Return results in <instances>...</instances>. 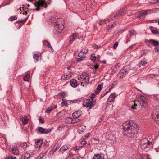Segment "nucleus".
I'll list each match as a JSON object with an SVG mask.
<instances>
[{
    "instance_id": "45",
    "label": "nucleus",
    "mask_w": 159,
    "mask_h": 159,
    "mask_svg": "<svg viewBox=\"0 0 159 159\" xmlns=\"http://www.w3.org/2000/svg\"><path fill=\"white\" fill-rule=\"evenodd\" d=\"M21 147L23 148H25L27 147V144L26 143L24 142L21 145Z\"/></svg>"
},
{
    "instance_id": "18",
    "label": "nucleus",
    "mask_w": 159,
    "mask_h": 159,
    "mask_svg": "<svg viewBox=\"0 0 159 159\" xmlns=\"http://www.w3.org/2000/svg\"><path fill=\"white\" fill-rule=\"evenodd\" d=\"M70 148V146L68 145H64L62 146L59 150V152H62L63 153V151H65L68 149Z\"/></svg>"
},
{
    "instance_id": "53",
    "label": "nucleus",
    "mask_w": 159,
    "mask_h": 159,
    "mask_svg": "<svg viewBox=\"0 0 159 159\" xmlns=\"http://www.w3.org/2000/svg\"><path fill=\"white\" fill-rule=\"evenodd\" d=\"M45 154V153H42L40 154L39 156L38 157V158L39 157V159H41L44 156V155Z\"/></svg>"
},
{
    "instance_id": "25",
    "label": "nucleus",
    "mask_w": 159,
    "mask_h": 159,
    "mask_svg": "<svg viewBox=\"0 0 159 159\" xmlns=\"http://www.w3.org/2000/svg\"><path fill=\"white\" fill-rule=\"evenodd\" d=\"M51 130L49 129L44 128L42 134H48L50 133Z\"/></svg>"
},
{
    "instance_id": "14",
    "label": "nucleus",
    "mask_w": 159,
    "mask_h": 159,
    "mask_svg": "<svg viewBox=\"0 0 159 159\" xmlns=\"http://www.w3.org/2000/svg\"><path fill=\"white\" fill-rule=\"evenodd\" d=\"M123 70L125 71V74H127L128 73L131 74L130 70V68L129 66H127L124 67L123 68Z\"/></svg>"
},
{
    "instance_id": "29",
    "label": "nucleus",
    "mask_w": 159,
    "mask_h": 159,
    "mask_svg": "<svg viewBox=\"0 0 159 159\" xmlns=\"http://www.w3.org/2000/svg\"><path fill=\"white\" fill-rule=\"evenodd\" d=\"M30 77V75L28 73H27L24 77V80L25 81H28L29 80Z\"/></svg>"
},
{
    "instance_id": "54",
    "label": "nucleus",
    "mask_w": 159,
    "mask_h": 159,
    "mask_svg": "<svg viewBox=\"0 0 159 159\" xmlns=\"http://www.w3.org/2000/svg\"><path fill=\"white\" fill-rule=\"evenodd\" d=\"M58 148V147L56 145L52 148V149L54 152L56 151Z\"/></svg>"
},
{
    "instance_id": "58",
    "label": "nucleus",
    "mask_w": 159,
    "mask_h": 159,
    "mask_svg": "<svg viewBox=\"0 0 159 159\" xmlns=\"http://www.w3.org/2000/svg\"><path fill=\"white\" fill-rule=\"evenodd\" d=\"M154 110L157 111V112L159 113V106H157L156 107Z\"/></svg>"
},
{
    "instance_id": "17",
    "label": "nucleus",
    "mask_w": 159,
    "mask_h": 159,
    "mask_svg": "<svg viewBox=\"0 0 159 159\" xmlns=\"http://www.w3.org/2000/svg\"><path fill=\"white\" fill-rule=\"evenodd\" d=\"M82 115L81 112L80 111H78L75 112L73 113L72 116L75 117H79Z\"/></svg>"
},
{
    "instance_id": "32",
    "label": "nucleus",
    "mask_w": 159,
    "mask_h": 159,
    "mask_svg": "<svg viewBox=\"0 0 159 159\" xmlns=\"http://www.w3.org/2000/svg\"><path fill=\"white\" fill-rule=\"evenodd\" d=\"M30 157V155L28 152L25 154L24 155V159H28Z\"/></svg>"
},
{
    "instance_id": "33",
    "label": "nucleus",
    "mask_w": 159,
    "mask_h": 159,
    "mask_svg": "<svg viewBox=\"0 0 159 159\" xmlns=\"http://www.w3.org/2000/svg\"><path fill=\"white\" fill-rule=\"evenodd\" d=\"M114 86V85L113 84H111L110 86L108 87L107 89V90L109 92L110 91V90L113 88Z\"/></svg>"
},
{
    "instance_id": "47",
    "label": "nucleus",
    "mask_w": 159,
    "mask_h": 159,
    "mask_svg": "<svg viewBox=\"0 0 159 159\" xmlns=\"http://www.w3.org/2000/svg\"><path fill=\"white\" fill-rule=\"evenodd\" d=\"M156 114L157 115H158V116H159V113L157 112V111L153 110L152 115H154V117H155V116H156V115H155Z\"/></svg>"
},
{
    "instance_id": "51",
    "label": "nucleus",
    "mask_w": 159,
    "mask_h": 159,
    "mask_svg": "<svg viewBox=\"0 0 159 159\" xmlns=\"http://www.w3.org/2000/svg\"><path fill=\"white\" fill-rule=\"evenodd\" d=\"M129 35L130 37L133 36V35L135 36L134 32V31H131L129 32Z\"/></svg>"
},
{
    "instance_id": "7",
    "label": "nucleus",
    "mask_w": 159,
    "mask_h": 159,
    "mask_svg": "<svg viewBox=\"0 0 159 159\" xmlns=\"http://www.w3.org/2000/svg\"><path fill=\"white\" fill-rule=\"evenodd\" d=\"M54 29V31L55 32L60 33L64 28V26L62 24H56Z\"/></svg>"
},
{
    "instance_id": "62",
    "label": "nucleus",
    "mask_w": 159,
    "mask_h": 159,
    "mask_svg": "<svg viewBox=\"0 0 159 159\" xmlns=\"http://www.w3.org/2000/svg\"><path fill=\"white\" fill-rule=\"evenodd\" d=\"M93 47L95 49H97L98 48V46L97 45H94L93 46Z\"/></svg>"
},
{
    "instance_id": "28",
    "label": "nucleus",
    "mask_w": 159,
    "mask_h": 159,
    "mask_svg": "<svg viewBox=\"0 0 159 159\" xmlns=\"http://www.w3.org/2000/svg\"><path fill=\"white\" fill-rule=\"evenodd\" d=\"M43 44L44 45L47 46L48 48H52L51 45L47 41H44Z\"/></svg>"
},
{
    "instance_id": "12",
    "label": "nucleus",
    "mask_w": 159,
    "mask_h": 159,
    "mask_svg": "<svg viewBox=\"0 0 159 159\" xmlns=\"http://www.w3.org/2000/svg\"><path fill=\"white\" fill-rule=\"evenodd\" d=\"M93 159H104V156L103 154H95Z\"/></svg>"
},
{
    "instance_id": "20",
    "label": "nucleus",
    "mask_w": 159,
    "mask_h": 159,
    "mask_svg": "<svg viewBox=\"0 0 159 159\" xmlns=\"http://www.w3.org/2000/svg\"><path fill=\"white\" fill-rule=\"evenodd\" d=\"M77 37V34L76 33L73 34L71 36L70 41L71 43H72L76 39Z\"/></svg>"
},
{
    "instance_id": "38",
    "label": "nucleus",
    "mask_w": 159,
    "mask_h": 159,
    "mask_svg": "<svg viewBox=\"0 0 159 159\" xmlns=\"http://www.w3.org/2000/svg\"><path fill=\"white\" fill-rule=\"evenodd\" d=\"M43 128L41 127H38L37 128V130L38 132L42 134L43 131L44 129Z\"/></svg>"
},
{
    "instance_id": "48",
    "label": "nucleus",
    "mask_w": 159,
    "mask_h": 159,
    "mask_svg": "<svg viewBox=\"0 0 159 159\" xmlns=\"http://www.w3.org/2000/svg\"><path fill=\"white\" fill-rule=\"evenodd\" d=\"M88 50L87 49H83L81 51V52H82V53L84 55V54H85L88 52Z\"/></svg>"
},
{
    "instance_id": "8",
    "label": "nucleus",
    "mask_w": 159,
    "mask_h": 159,
    "mask_svg": "<svg viewBox=\"0 0 159 159\" xmlns=\"http://www.w3.org/2000/svg\"><path fill=\"white\" fill-rule=\"evenodd\" d=\"M57 107V105H54L50 106L46 109L45 111V112L47 113H49L53 109L56 108Z\"/></svg>"
},
{
    "instance_id": "30",
    "label": "nucleus",
    "mask_w": 159,
    "mask_h": 159,
    "mask_svg": "<svg viewBox=\"0 0 159 159\" xmlns=\"http://www.w3.org/2000/svg\"><path fill=\"white\" fill-rule=\"evenodd\" d=\"M72 118L70 117H68L66 119V122L68 124H72Z\"/></svg>"
},
{
    "instance_id": "61",
    "label": "nucleus",
    "mask_w": 159,
    "mask_h": 159,
    "mask_svg": "<svg viewBox=\"0 0 159 159\" xmlns=\"http://www.w3.org/2000/svg\"><path fill=\"white\" fill-rule=\"evenodd\" d=\"M8 158L9 159H15L16 158V157L11 155H10L9 156Z\"/></svg>"
},
{
    "instance_id": "23",
    "label": "nucleus",
    "mask_w": 159,
    "mask_h": 159,
    "mask_svg": "<svg viewBox=\"0 0 159 159\" xmlns=\"http://www.w3.org/2000/svg\"><path fill=\"white\" fill-rule=\"evenodd\" d=\"M115 98V96L113 94H111L110 96H109V98L107 99V102H111L112 101L114 100Z\"/></svg>"
},
{
    "instance_id": "27",
    "label": "nucleus",
    "mask_w": 159,
    "mask_h": 159,
    "mask_svg": "<svg viewBox=\"0 0 159 159\" xmlns=\"http://www.w3.org/2000/svg\"><path fill=\"white\" fill-rule=\"evenodd\" d=\"M147 64V62L145 61H141V62L138 64L139 68L141 67V65L144 66Z\"/></svg>"
},
{
    "instance_id": "52",
    "label": "nucleus",
    "mask_w": 159,
    "mask_h": 159,
    "mask_svg": "<svg viewBox=\"0 0 159 159\" xmlns=\"http://www.w3.org/2000/svg\"><path fill=\"white\" fill-rule=\"evenodd\" d=\"M62 104L63 106H67V103L66 101H64V100H62Z\"/></svg>"
},
{
    "instance_id": "37",
    "label": "nucleus",
    "mask_w": 159,
    "mask_h": 159,
    "mask_svg": "<svg viewBox=\"0 0 159 159\" xmlns=\"http://www.w3.org/2000/svg\"><path fill=\"white\" fill-rule=\"evenodd\" d=\"M119 74L122 75V76L126 75V74H125V71H124V70H123V69L120 70Z\"/></svg>"
},
{
    "instance_id": "3",
    "label": "nucleus",
    "mask_w": 159,
    "mask_h": 159,
    "mask_svg": "<svg viewBox=\"0 0 159 159\" xmlns=\"http://www.w3.org/2000/svg\"><path fill=\"white\" fill-rule=\"evenodd\" d=\"M134 102L135 103V104L138 106L141 105L144 106H146V105L147 104L145 98L144 96L142 95L139 98L138 100H135Z\"/></svg>"
},
{
    "instance_id": "1",
    "label": "nucleus",
    "mask_w": 159,
    "mask_h": 159,
    "mask_svg": "<svg viewBox=\"0 0 159 159\" xmlns=\"http://www.w3.org/2000/svg\"><path fill=\"white\" fill-rule=\"evenodd\" d=\"M123 127L125 134L132 138L137 135L139 130L137 124L131 120L124 123Z\"/></svg>"
},
{
    "instance_id": "6",
    "label": "nucleus",
    "mask_w": 159,
    "mask_h": 159,
    "mask_svg": "<svg viewBox=\"0 0 159 159\" xmlns=\"http://www.w3.org/2000/svg\"><path fill=\"white\" fill-rule=\"evenodd\" d=\"M81 81L84 82L86 84L89 83V75L86 73H83L80 76Z\"/></svg>"
},
{
    "instance_id": "16",
    "label": "nucleus",
    "mask_w": 159,
    "mask_h": 159,
    "mask_svg": "<svg viewBox=\"0 0 159 159\" xmlns=\"http://www.w3.org/2000/svg\"><path fill=\"white\" fill-rule=\"evenodd\" d=\"M148 42V43H150L152 45L156 46H158L159 44V42L157 41H155L153 40H151L150 41H147L146 43H147V42Z\"/></svg>"
},
{
    "instance_id": "35",
    "label": "nucleus",
    "mask_w": 159,
    "mask_h": 159,
    "mask_svg": "<svg viewBox=\"0 0 159 159\" xmlns=\"http://www.w3.org/2000/svg\"><path fill=\"white\" fill-rule=\"evenodd\" d=\"M95 95L94 93H92L90 95V97L91 98V100H92V101L94 102H95L96 101L95 100H93V99L95 98Z\"/></svg>"
},
{
    "instance_id": "42",
    "label": "nucleus",
    "mask_w": 159,
    "mask_h": 159,
    "mask_svg": "<svg viewBox=\"0 0 159 159\" xmlns=\"http://www.w3.org/2000/svg\"><path fill=\"white\" fill-rule=\"evenodd\" d=\"M39 56L38 55L35 54L33 55L34 59H35L37 61L39 60Z\"/></svg>"
},
{
    "instance_id": "9",
    "label": "nucleus",
    "mask_w": 159,
    "mask_h": 159,
    "mask_svg": "<svg viewBox=\"0 0 159 159\" xmlns=\"http://www.w3.org/2000/svg\"><path fill=\"white\" fill-rule=\"evenodd\" d=\"M106 137L107 139L109 140H113L115 139V136L113 134L111 133L108 132L106 133Z\"/></svg>"
},
{
    "instance_id": "44",
    "label": "nucleus",
    "mask_w": 159,
    "mask_h": 159,
    "mask_svg": "<svg viewBox=\"0 0 159 159\" xmlns=\"http://www.w3.org/2000/svg\"><path fill=\"white\" fill-rule=\"evenodd\" d=\"M151 31L152 33L155 34H159V33L157 30H155L151 29Z\"/></svg>"
},
{
    "instance_id": "34",
    "label": "nucleus",
    "mask_w": 159,
    "mask_h": 159,
    "mask_svg": "<svg viewBox=\"0 0 159 159\" xmlns=\"http://www.w3.org/2000/svg\"><path fill=\"white\" fill-rule=\"evenodd\" d=\"M103 87V85L102 84H99L97 87V89L100 91L102 89Z\"/></svg>"
},
{
    "instance_id": "55",
    "label": "nucleus",
    "mask_w": 159,
    "mask_h": 159,
    "mask_svg": "<svg viewBox=\"0 0 159 159\" xmlns=\"http://www.w3.org/2000/svg\"><path fill=\"white\" fill-rule=\"evenodd\" d=\"M151 2L153 3H157L159 2V0H152Z\"/></svg>"
},
{
    "instance_id": "2",
    "label": "nucleus",
    "mask_w": 159,
    "mask_h": 159,
    "mask_svg": "<svg viewBox=\"0 0 159 159\" xmlns=\"http://www.w3.org/2000/svg\"><path fill=\"white\" fill-rule=\"evenodd\" d=\"M153 143L152 138L151 136H148L142 140L141 147L142 149L147 151L153 148Z\"/></svg>"
},
{
    "instance_id": "19",
    "label": "nucleus",
    "mask_w": 159,
    "mask_h": 159,
    "mask_svg": "<svg viewBox=\"0 0 159 159\" xmlns=\"http://www.w3.org/2000/svg\"><path fill=\"white\" fill-rule=\"evenodd\" d=\"M11 152L12 154L17 155L19 154L18 149L16 148H13L11 151Z\"/></svg>"
},
{
    "instance_id": "40",
    "label": "nucleus",
    "mask_w": 159,
    "mask_h": 159,
    "mask_svg": "<svg viewBox=\"0 0 159 159\" xmlns=\"http://www.w3.org/2000/svg\"><path fill=\"white\" fill-rule=\"evenodd\" d=\"M91 58H90V59L93 61H94L96 60V57L95 56L94 54H92L91 55Z\"/></svg>"
},
{
    "instance_id": "41",
    "label": "nucleus",
    "mask_w": 159,
    "mask_h": 159,
    "mask_svg": "<svg viewBox=\"0 0 159 159\" xmlns=\"http://www.w3.org/2000/svg\"><path fill=\"white\" fill-rule=\"evenodd\" d=\"M133 104H132L131 106V108L133 109H136V107L138 106H137L136 104H135V103L134 102H133Z\"/></svg>"
},
{
    "instance_id": "26",
    "label": "nucleus",
    "mask_w": 159,
    "mask_h": 159,
    "mask_svg": "<svg viewBox=\"0 0 159 159\" xmlns=\"http://www.w3.org/2000/svg\"><path fill=\"white\" fill-rule=\"evenodd\" d=\"M138 65L135 66L133 67L132 69H130V71H131V73H132L136 71L138 69Z\"/></svg>"
},
{
    "instance_id": "56",
    "label": "nucleus",
    "mask_w": 159,
    "mask_h": 159,
    "mask_svg": "<svg viewBox=\"0 0 159 159\" xmlns=\"http://www.w3.org/2000/svg\"><path fill=\"white\" fill-rule=\"evenodd\" d=\"M39 122L42 123H43L44 122V121L42 119V118L41 117H40L39 118Z\"/></svg>"
},
{
    "instance_id": "43",
    "label": "nucleus",
    "mask_w": 159,
    "mask_h": 159,
    "mask_svg": "<svg viewBox=\"0 0 159 159\" xmlns=\"http://www.w3.org/2000/svg\"><path fill=\"white\" fill-rule=\"evenodd\" d=\"M106 21L109 22V20L107 19V20H101V21H99V23L100 24H102L104 23H106Z\"/></svg>"
},
{
    "instance_id": "21",
    "label": "nucleus",
    "mask_w": 159,
    "mask_h": 159,
    "mask_svg": "<svg viewBox=\"0 0 159 159\" xmlns=\"http://www.w3.org/2000/svg\"><path fill=\"white\" fill-rule=\"evenodd\" d=\"M43 141L41 140L37 141L35 143V147L39 148L42 144Z\"/></svg>"
},
{
    "instance_id": "4",
    "label": "nucleus",
    "mask_w": 159,
    "mask_h": 159,
    "mask_svg": "<svg viewBox=\"0 0 159 159\" xmlns=\"http://www.w3.org/2000/svg\"><path fill=\"white\" fill-rule=\"evenodd\" d=\"M34 4L35 6L37 7L36 9V11H39L40 10V8L39 7L40 6L43 7L45 8H47V4L45 0H39Z\"/></svg>"
},
{
    "instance_id": "11",
    "label": "nucleus",
    "mask_w": 159,
    "mask_h": 159,
    "mask_svg": "<svg viewBox=\"0 0 159 159\" xmlns=\"http://www.w3.org/2000/svg\"><path fill=\"white\" fill-rule=\"evenodd\" d=\"M28 118L27 116H25L21 118L20 120L22 121V124L23 125H25L27 124L28 123Z\"/></svg>"
},
{
    "instance_id": "57",
    "label": "nucleus",
    "mask_w": 159,
    "mask_h": 159,
    "mask_svg": "<svg viewBox=\"0 0 159 159\" xmlns=\"http://www.w3.org/2000/svg\"><path fill=\"white\" fill-rule=\"evenodd\" d=\"M84 131V129L83 128H82L81 130L80 129L78 130V131L80 134L83 133Z\"/></svg>"
},
{
    "instance_id": "46",
    "label": "nucleus",
    "mask_w": 159,
    "mask_h": 159,
    "mask_svg": "<svg viewBox=\"0 0 159 159\" xmlns=\"http://www.w3.org/2000/svg\"><path fill=\"white\" fill-rule=\"evenodd\" d=\"M118 45V43L117 42H116L113 45V48L114 49H116Z\"/></svg>"
},
{
    "instance_id": "24",
    "label": "nucleus",
    "mask_w": 159,
    "mask_h": 159,
    "mask_svg": "<svg viewBox=\"0 0 159 159\" xmlns=\"http://www.w3.org/2000/svg\"><path fill=\"white\" fill-rule=\"evenodd\" d=\"M156 116L154 117V115H152V118L157 123H159V116L156 115Z\"/></svg>"
},
{
    "instance_id": "39",
    "label": "nucleus",
    "mask_w": 159,
    "mask_h": 159,
    "mask_svg": "<svg viewBox=\"0 0 159 159\" xmlns=\"http://www.w3.org/2000/svg\"><path fill=\"white\" fill-rule=\"evenodd\" d=\"M29 153L30 157L33 156L35 154V151H30L28 152Z\"/></svg>"
},
{
    "instance_id": "63",
    "label": "nucleus",
    "mask_w": 159,
    "mask_h": 159,
    "mask_svg": "<svg viewBox=\"0 0 159 159\" xmlns=\"http://www.w3.org/2000/svg\"><path fill=\"white\" fill-rule=\"evenodd\" d=\"M93 67L95 69H97L98 67V66L97 65H94L93 66Z\"/></svg>"
},
{
    "instance_id": "31",
    "label": "nucleus",
    "mask_w": 159,
    "mask_h": 159,
    "mask_svg": "<svg viewBox=\"0 0 159 159\" xmlns=\"http://www.w3.org/2000/svg\"><path fill=\"white\" fill-rule=\"evenodd\" d=\"M17 18V16L16 15L14 16H12L10 17L9 19V20L10 21H12L14 20H16Z\"/></svg>"
},
{
    "instance_id": "50",
    "label": "nucleus",
    "mask_w": 159,
    "mask_h": 159,
    "mask_svg": "<svg viewBox=\"0 0 159 159\" xmlns=\"http://www.w3.org/2000/svg\"><path fill=\"white\" fill-rule=\"evenodd\" d=\"M86 144V142L85 141H81V146L82 147H83V146H85Z\"/></svg>"
},
{
    "instance_id": "10",
    "label": "nucleus",
    "mask_w": 159,
    "mask_h": 159,
    "mask_svg": "<svg viewBox=\"0 0 159 159\" xmlns=\"http://www.w3.org/2000/svg\"><path fill=\"white\" fill-rule=\"evenodd\" d=\"M78 56L79 57L77 58V60L78 62L80 61L84 60L85 58V56L82 53V52L81 51L78 54Z\"/></svg>"
},
{
    "instance_id": "22",
    "label": "nucleus",
    "mask_w": 159,
    "mask_h": 159,
    "mask_svg": "<svg viewBox=\"0 0 159 159\" xmlns=\"http://www.w3.org/2000/svg\"><path fill=\"white\" fill-rule=\"evenodd\" d=\"M67 126L65 125H60L57 128V130H61L66 129Z\"/></svg>"
},
{
    "instance_id": "64",
    "label": "nucleus",
    "mask_w": 159,
    "mask_h": 159,
    "mask_svg": "<svg viewBox=\"0 0 159 159\" xmlns=\"http://www.w3.org/2000/svg\"><path fill=\"white\" fill-rule=\"evenodd\" d=\"M69 155L71 156H72L73 155V154L72 152L70 151L69 152Z\"/></svg>"
},
{
    "instance_id": "15",
    "label": "nucleus",
    "mask_w": 159,
    "mask_h": 159,
    "mask_svg": "<svg viewBox=\"0 0 159 159\" xmlns=\"http://www.w3.org/2000/svg\"><path fill=\"white\" fill-rule=\"evenodd\" d=\"M70 84L71 86L74 88L77 87L78 85L76 80L75 79L71 80L70 81Z\"/></svg>"
},
{
    "instance_id": "60",
    "label": "nucleus",
    "mask_w": 159,
    "mask_h": 159,
    "mask_svg": "<svg viewBox=\"0 0 159 159\" xmlns=\"http://www.w3.org/2000/svg\"><path fill=\"white\" fill-rule=\"evenodd\" d=\"M76 123V120L75 118H72V124H74Z\"/></svg>"
},
{
    "instance_id": "59",
    "label": "nucleus",
    "mask_w": 159,
    "mask_h": 159,
    "mask_svg": "<svg viewBox=\"0 0 159 159\" xmlns=\"http://www.w3.org/2000/svg\"><path fill=\"white\" fill-rule=\"evenodd\" d=\"M109 91H108L107 90L106 91L105 93H102L101 94V96L102 97H103Z\"/></svg>"
},
{
    "instance_id": "13",
    "label": "nucleus",
    "mask_w": 159,
    "mask_h": 159,
    "mask_svg": "<svg viewBox=\"0 0 159 159\" xmlns=\"http://www.w3.org/2000/svg\"><path fill=\"white\" fill-rule=\"evenodd\" d=\"M149 12H150L149 10H144L141 11L140 12V17H143L146 15L149 14Z\"/></svg>"
},
{
    "instance_id": "49",
    "label": "nucleus",
    "mask_w": 159,
    "mask_h": 159,
    "mask_svg": "<svg viewBox=\"0 0 159 159\" xmlns=\"http://www.w3.org/2000/svg\"><path fill=\"white\" fill-rule=\"evenodd\" d=\"M27 20V18H25V19L24 20H22L20 21H17V22H16V23H17L18 22H21L22 24H23Z\"/></svg>"
},
{
    "instance_id": "5",
    "label": "nucleus",
    "mask_w": 159,
    "mask_h": 159,
    "mask_svg": "<svg viewBox=\"0 0 159 159\" xmlns=\"http://www.w3.org/2000/svg\"><path fill=\"white\" fill-rule=\"evenodd\" d=\"M95 103V102H94L90 99H86L84 100L83 105L84 107L88 108L89 109H90L92 107L93 104Z\"/></svg>"
},
{
    "instance_id": "36",
    "label": "nucleus",
    "mask_w": 159,
    "mask_h": 159,
    "mask_svg": "<svg viewBox=\"0 0 159 159\" xmlns=\"http://www.w3.org/2000/svg\"><path fill=\"white\" fill-rule=\"evenodd\" d=\"M125 13V12L123 11V9L120 10V11H119L118 13L117 14V15L119 16H122Z\"/></svg>"
}]
</instances>
